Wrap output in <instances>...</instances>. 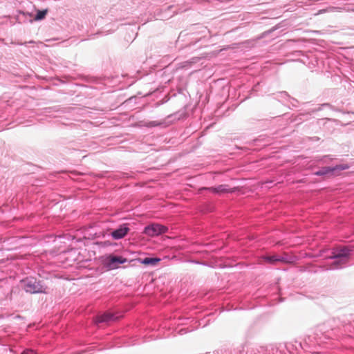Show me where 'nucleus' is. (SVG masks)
Listing matches in <instances>:
<instances>
[{
	"instance_id": "1",
	"label": "nucleus",
	"mask_w": 354,
	"mask_h": 354,
	"mask_svg": "<svg viewBox=\"0 0 354 354\" xmlns=\"http://www.w3.org/2000/svg\"><path fill=\"white\" fill-rule=\"evenodd\" d=\"M22 289L29 294H47L48 286L45 281L35 277L29 276L20 281Z\"/></svg>"
},
{
	"instance_id": "2",
	"label": "nucleus",
	"mask_w": 354,
	"mask_h": 354,
	"mask_svg": "<svg viewBox=\"0 0 354 354\" xmlns=\"http://www.w3.org/2000/svg\"><path fill=\"white\" fill-rule=\"evenodd\" d=\"M351 250L347 247L338 248L333 252L331 259H335L332 268L339 269L343 268L342 265H346L347 259L351 255Z\"/></svg>"
},
{
	"instance_id": "3",
	"label": "nucleus",
	"mask_w": 354,
	"mask_h": 354,
	"mask_svg": "<svg viewBox=\"0 0 354 354\" xmlns=\"http://www.w3.org/2000/svg\"><path fill=\"white\" fill-rule=\"evenodd\" d=\"M349 167L350 166L348 164H339L333 167H323L314 172L313 174L318 176L337 175L338 172L348 169Z\"/></svg>"
},
{
	"instance_id": "4",
	"label": "nucleus",
	"mask_w": 354,
	"mask_h": 354,
	"mask_svg": "<svg viewBox=\"0 0 354 354\" xmlns=\"http://www.w3.org/2000/svg\"><path fill=\"white\" fill-rule=\"evenodd\" d=\"M167 227L158 224L152 223L145 227L143 232L149 236H156L167 232Z\"/></svg>"
},
{
	"instance_id": "5",
	"label": "nucleus",
	"mask_w": 354,
	"mask_h": 354,
	"mask_svg": "<svg viewBox=\"0 0 354 354\" xmlns=\"http://www.w3.org/2000/svg\"><path fill=\"white\" fill-rule=\"evenodd\" d=\"M127 261V259L122 256L110 254L106 259V266L109 270H115L118 268L119 265L123 264Z\"/></svg>"
},
{
	"instance_id": "6",
	"label": "nucleus",
	"mask_w": 354,
	"mask_h": 354,
	"mask_svg": "<svg viewBox=\"0 0 354 354\" xmlns=\"http://www.w3.org/2000/svg\"><path fill=\"white\" fill-rule=\"evenodd\" d=\"M129 231V224H120L117 228L111 232L112 238L115 240H120L127 234Z\"/></svg>"
},
{
	"instance_id": "7",
	"label": "nucleus",
	"mask_w": 354,
	"mask_h": 354,
	"mask_svg": "<svg viewBox=\"0 0 354 354\" xmlns=\"http://www.w3.org/2000/svg\"><path fill=\"white\" fill-rule=\"evenodd\" d=\"M203 189L212 192L216 194H221L225 193H233L234 188H230L229 185L225 184L219 185L214 187H203Z\"/></svg>"
},
{
	"instance_id": "8",
	"label": "nucleus",
	"mask_w": 354,
	"mask_h": 354,
	"mask_svg": "<svg viewBox=\"0 0 354 354\" xmlns=\"http://www.w3.org/2000/svg\"><path fill=\"white\" fill-rule=\"evenodd\" d=\"M118 318V316H117L116 315L110 312H106L102 315H98L96 317V323H110L112 322L117 321Z\"/></svg>"
},
{
	"instance_id": "9",
	"label": "nucleus",
	"mask_w": 354,
	"mask_h": 354,
	"mask_svg": "<svg viewBox=\"0 0 354 354\" xmlns=\"http://www.w3.org/2000/svg\"><path fill=\"white\" fill-rule=\"evenodd\" d=\"M31 17L32 14L30 12H25L24 11H19L17 15L16 16V21L19 24L26 23L28 21L27 17Z\"/></svg>"
},
{
	"instance_id": "10",
	"label": "nucleus",
	"mask_w": 354,
	"mask_h": 354,
	"mask_svg": "<svg viewBox=\"0 0 354 354\" xmlns=\"http://www.w3.org/2000/svg\"><path fill=\"white\" fill-rule=\"evenodd\" d=\"M159 261L160 259L158 257H145L140 260V262L145 266H156Z\"/></svg>"
},
{
	"instance_id": "11",
	"label": "nucleus",
	"mask_w": 354,
	"mask_h": 354,
	"mask_svg": "<svg viewBox=\"0 0 354 354\" xmlns=\"http://www.w3.org/2000/svg\"><path fill=\"white\" fill-rule=\"evenodd\" d=\"M247 354H270V351L266 347L259 346L251 348L247 352Z\"/></svg>"
},
{
	"instance_id": "12",
	"label": "nucleus",
	"mask_w": 354,
	"mask_h": 354,
	"mask_svg": "<svg viewBox=\"0 0 354 354\" xmlns=\"http://www.w3.org/2000/svg\"><path fill=\"white\" fill-rule=\"evenodd\" d=\"M325 106H328V107L332 108V106L330 104H328V103H324V104H320V106L317 109H308L306 112L301 113L298 117L310 115L312 113H315V112L321 111L322 109V108L325 107Z\"/></svg>"
},
{
	"instance_id": "13",
	"label": "nucleus",
	"mask_w": 354,
	"mask_h": 354,
	"mask_svg": "<svg viewBox=\"0 0 354 354\" xmlns=\"http://www.w3.org/2000/svg\"><path fill=\"white\" fill-rule=\"evenodd\" d=\"M48 9L38 10H37V13L34 17V19H30L28 21L32 23L33 21H41L46 17Z\"/></svg>"
},
{
	"instance_id": "14",
	"label": "nucleus",
	"mask_w": 354,
	"mask_h": 354,
	"mask_svg": "<svg viewBox=\"0 0 354 354\" xmlns=\"http://www.w3.org/2000/svg\"><path fill=\"white\" fill-rule=\"evenodd\" d=\"M290 95L288 94L286 91L279 92L277 95L276 98L281 101V100H288L290 98Z\"/></svg>"
},
{
	"instance_id": "15",
	"label": "nucleus",
	"mask_w": 354,
	"mask_h": 354,
	"mask_svg": "<svg viewBox=\"0 0 354 354\" xmlns=\"http://www.w3.org/2000/svg\"><path fill=\"white\" fill-rule=\"evenodd\" d=\"M165 124L164 122H158V121H149L146 123L145 126L147 127H155L158 126H161Z\"/></svg>"
},
{
	"instance_id": "16",
	"label": "nucleus",
	"mask_w": 354,
	"mask_h": 354,
	"mask_svg": "<svg viewBox=\"0 0 354 354\" xmlns=\"http://www.w3.org/2000/svg\"><path fill=\"white\" fill-rule=\"evenodd\" d=\"M264 259L268 263H275L277 262V255L266 256Z\"/></svg>"
},
{
	"instance_id": "17",
	"label": "nucleus",
	"mask_w": 354,
	"mask_h": 354,
	"mask_svg": "<svg viewBox=\"0 0 354 354\" xmlns=\"http://www.w3.org/2000/svg\"><path fill=\"white\" fill-rule=\"evenodd\" d=\"M288 100L290 102V104L292 107H297V104L299 103L297 100L290 97V98Z\"/></svg>"
},
{
	"instance_id": "18",
	"label": "nucleus",
	"mask_w": 354,
	"mask_h": 354,
	"mask_svg": "<svg viewBox=\"0 0 354 354\" xmlns=\"http://www.w3.org/2000/svg\"><path fill=\"white\" fill-rule=\"evenodd\" d=\"M192 330H193V329H190V330H189L188 328H187V327H184V328H180V329L178 330V333L180 335H183V334H185V333H188V332H189V331H192Z\"/></svg>"
},
{
	"instance_id": "19",
	"label": "nucleus",
	"mask_w": 354,
	"mask_h": 354,
	"mask_svg": "<svg viewBox=\"0 0 354 354\" xmlns=\"http://www.w3.org/2000/svg\"><path fill=\"white\" fill-rule=\"evenodd\" d=\"M277 262L288 263V262H289V261L288 260L287 257L277 255Z\"/></svg>"
},
{
	"instance_id": "20",
	"label": "nucleus",
	"mask_w": 354,
	"mask_h": 354,
	"mask_svg": "<svg viewBox=\"0 0 354 354\" xmlns=\"http://www.w3.org/2000/svg\"><path fill=\"white\" fill-rule=\"evenodd\" d=\"M21 354H37L34 350L30 348L25 349Z\"/></svg>"
},
{
	"instance_id": "21",
	"label": "nucleus",
	"mask_w": 354,
	"mask_h": 354,
	"mask_svg": "<svg viewBox=\"0 0 354 354\" xmlns=\"http://www.w3.org/2000/svg\"><path fill=\"white\" fill-rule=\"evenodd\" d=\"M295 346V349H298L299 348H302V345H301V342H295V345H289V346H287L286 348L288 350H289L290 348V346Z\"/></svg>"
},
{
	"instance_id": "22",
	"label": "nucleus",
	"mask_w": 354,
	"mask_h": 354,
	"mask_svg": "<svg viewBox=\"0 0 354 354\" xmlns=\"http://www.w3.org/2000/svg\"><path fill=\"white\" fill-rule=\"evenodd\" d=\"M271 352H272V354H277V353L281 354V351H279L277 348H272V350H271Z\"/></svg>"
},
{
	"instance_id": "23",
	"label": "nucleus",
	"mask_w": 354,
	"mask_h": 354,
	"mask_svg": "<svg viewBox=\"0 0 354 354\" xmlns=\"http://www.w3.org/2000/svg\"><path fill=\"white\" fill-rule=\"evenodd\" d=\"M191 262L194 263H196V264L205 265V263H203V262H200V261H192Z\"/></svg>"
},
{
	"instance_id": "24",
	"label": "nucleus",
	"mask_w": 354,
	"mask_h": 354,
	"mask_svg": "<svg viewBox=\"0 0 354 354\" xmlns=\"http://www.w3.org/2000/svg\"><path fill=\"white\" fill-rule=\"evenodd\" d=\"M274 30V28H272V29H271V30H268L267 32H263V35H267V34H268V33H270V32H272Z\"/></svg>"
},
{
	"instance_id": "25",
	"label": "nucleus",
	"mask_w": 354,
	"mask_h": 354,
	"mask_svg": "<svg viewBox=\"0 0 354 354\" xmlns=\"http://www.w3.org/2000/svg\"><path fill=\"white\" fill-rule=\"evenodd\" d=\"M328 158L329 159V156H325L324 157V162H327L326 159H328ZM331 159H332V158H330V160H331Z\"/></svg>"
},
{
	"instance_id": "26",
	"label": "nucleus",
	"mask_w": 354,
	"mask_h": 354,
	"mask_svg": "<svg viewBox=\"0 0 354 354\" xmlns=\"http://www.w3.org/2000/svg\"><path fill=\"white\" fill-rule=\"evenodd\" d=\"M50 109H51V108H50V107L46 108V111L47 113H50Z\"/></svg>"
},
{
	"instance_id": "27",
	"label": "nucleus",
	"mask_w": 354,
	"mask_h": 354,
	"mask_svg": "<svg viewBox=\"0 0 354 354\" xmlns=\"http://www.w3.org/2000/svg\"><path fill=\"white\" fill-rule=\"evenodd\" d=\"M175 115H176V114H171V115H168L167 118H173Z\"/></svg>"
},
{
	"instance_id": "28",
	"label": "nucleus",
	"mask_w": 354,
	"mask_h": 354,
	"mask_svg": "<svg viewBox=\"0 0 354 354\" xmlns=\"http://www.w3.org/2000/svg\"><path fill=\"white\" fill-rule=\"evenodd\" d=\"M206 354H218V352H213V353L209 352V353H207Z\"/></svg>"
},
{
	"instance_id": "29",
	"label": "nucleus",
	"mask_w": 354,
	"mask_h": 354,
	"mask_svg": "<svg viewBox=\"0 0 354 354\" xmlns=\"http://www.w3.org/2000/svg\"><path fill=\"white\" fill-rule=\"evenodd\" d=\"M325 11H326V10H320L319 11L318 14H319V13H323V12H324Z\"/></svg>"
},
{
	"instance_id": "30",
	"label": "nucleus",
	"mask_w": 354,
	"mask_h": 354,
	"mask_svg": "<svg viewBox=\"0 0 354 354\" xmlns=\"http://www.w3.org/2000/svg\"><path fill=\"white\" fill-rule=\"evenodd\" d=\"M173 8H174V6H167V9H168V10L172 9Z\"/></svg>"
},
{
	"instance_id": "31",
	"label": "nucleus",
	"mask_w": 354,
	"mask_h": 354,
	"mask_svg": "<svg viewBox=\"0 0 354 354\" xmlns=\"http://www.w3.org/2000/svg\"><path fill=\"white\" fill-rule=\"evenodd\" d=\"M231 354H242V353L240 352H238V351H234V353H231Z\"/></svg>"
},
{
	"instance_id": "32",
	"label": "nucleus",
	"mask_w": 354,
	"mask_h": 354,
	"mask_svg": "<svg viewBox=\"0 0 354 354\" xmlns=\"http://www.w3.org/2000/svg\"><path fill=\"white\" fill-rule=\"evenodd\" d=\"M181 35H183V32H181L180 33V37Z\"/></svg>"
},
{
	"instance_id": "33",
	"label": "nucleus",
	"mask_w": 354,
	"mask_h": 354,
	"mask_svg": "<svg viewBox=\"0 0 354 354\" xmlns=\"http://www.w3.org/2000/svg\"><path fill=\"white\" fill-rule=\"evenodd\" d=\"M106 32H109V30H107ZM109 32H106V35H108Z\"/></svg>"
}]
</instances>
